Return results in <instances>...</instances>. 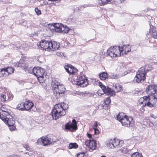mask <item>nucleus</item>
<instances>
[{
	"mask_svg": "<svg viewBox=\"0 0 157 157\" xmlns=\"http://www.w3.org/2000/svg\"><path fill=\"white\" fill-rule=\"evenodd\" d=\"M109 77L112 79H117L118 78V75L117 74H112L110 75Z\"/></svg>",
	"mask_w": 157,
	"mask_h": 157,
	"instance_id": "ea45409f",
	"label": "nucleus"
},
{
	"mask_svg": "<svg viewBox=\"0 0 157 157\" xmlns=\"http://www.w3.org/2000/svg\"><path fill=\"white\" fill-rule=\"evenodd\" d=\"M125 50H119V52L118 53V56L125 55L128 52L130 51L131 50H128L127 52H126Z\"/></svg>",
	"mask_w": 157,
	"mask_h": 157,
	"instance_id": "c756f323",
	"label": "nucleus"
},
{
	"mask_svg": "<svg viewBox=\"0 0 157 157\" xmlns=\"http://www.w3.org/2000/svg\"><path fill=\"white\" fill-rule=\"evenodd\" d=\"M60 104L62 105V107L63 109V110H65H65L66 109H67L68 108V105L66 103H60Z\"/></svg>",
	"mask_w": 157,
	"mask_h": 157,
	"instance_id": "e433bc0d",
	"label": "nucleus"
},
{
	"mask_svg": "<svg viewBox=\"0 0 157 157\" xmlns=\"http://www.w3.org/2000/svg\"><path fill=\"white\" fill-rule=\"evenodd\" d=\"M120 150L123 153L126 154L128 153L130 151L128 150L127 148L123 147V148H121Z\"/></svg>",
	"mask_w": 157,
	"mask_h": 157,
	"instance_id": "58836bf2",
	"label": "nucleus"
},
{
	"mask_svg": "<svg viewBox=\"0 0 157 157\" xmlns=\"http://www.w3.org/2000/svg\"><path fill=\"white\" fill-rule=\"evenodd\" d=\"M87 5H84L83 6V7L84 8H85V7H87Z\"/></svg>",
	"mask_w": 157,
	"mask_h": 157,
	"instance_id": "0e129e2a",
	"label": "nucleus"
},
{
	"mask_svg": "<svg viewBox=\"0 0 157 157\" xmlns=\"http://www.w3.org/2000/svg\"><path fill=\"white\" fill-rule=\"evenodd\" d=\"M94 133L95 135H98L99 133V131L97 128L94 129Z\"/></svg>",
	"mask_w": 157,
	"mask_h": 157,
	"instance_id": "3c124183",
	"label": "nucleus"
},
{
	"mask_svg": "<svg viewBox=\"0 0 157 157\" xmlns=\"http://www.w3.org/2000/svg\"><path fill=\"white\" fill-rule=\"evenodd\" d=\"M14 66L16 67H21L24 69L27 68V66L25 64V62L23 59H20L18 62L14 63Z\"/></svg>",
	"mask_w": 157,
	"mask_h": 157,
	"instance_id": "dca6fc26",
	"label": "nucleus"
},
{
	"mask_svg": "<svg viewBox=\"0 0 157 157\" xmlns=\"http://www.w3.org/2000/svg\"><path fill=\"white\" fill-rule=\"evenodd\" d=\"M152 36L155 38L157 39V31H155L153 33L151 34Z\"/></svg>",
	"mask_w": 157,
	"mask_h": 157,
	"instance_id": "09e8293b",
	"label": "nucleus"
},
{
	"mask_svg": "<svg viewBox=\"0 0 157 157\" xmlns=\"http://www.w3.org/2000/svg\"><path fill=\"white\" fill-rule=\"evenodd\" d=\"M74 80L75 82V84L81 86V87H85L88 84V79L85 75L81 73L79 76L75 75L73 77Z\"/></svg>",
	"mask_w": 157,
	"mask_h": 157,
	"instance_id": "39448f33",
	"label": "nucleus"
},
{
	"mask_svg": "<svg viewBox=\"0 0 157 157\" xmlns=\"http://www.w3.org/2000/svg\"><path fill=\"white\" fill-rule=\"evenodd\" d=\"M60 46L59 42L55 41H50L49 49H58Z\"/></svg>",
	"mask_w": 157,
	"mask_h": 157,
	"instance_id": "aec40b11",
	"label": "nucleus"
},
{
	"mask_svg": "<svg viewBox=\"0 0 157 157\" xmlns=\"http://www.w3.org/2000/svg\"><path fill=\"white\" fill-rule=\"evenodd\" d=\"M151 117H153L154 119H156V116L155 115H154L152 114H151Z\"/></svg>",
	"mask_w": 157,
	"mask_h": 157,
	"instance_id": "5fc2aeb1",
	"label": "nucleus"
},
{
	"mask_svg": "<svg viewBox=\"0 0 157 157\" xmlns=\"http://www.w3.org/2000/svg\"><path fill=\"white\" fill-rule=\"evenodd\" d=\"M87 136L88 138H91L92 136L91 134L87 133Z\"/></svg>",
	"mask_w": 157,
	"mask_h": 157,
	"instance_id": "6e6d98bb",
	"label": "nucleus"
},
{
	"mask_svg": "<svg viewBox=\"0 0 157 157\" xmlns=\"http://www.w3.org/2000/svg\"><path fill=\"white\" fill-rule=\"evenodd\" d=\"M43 137L40 138L38 139L36 142V143L38 144H41L43 145Z\"/></svg>",
	"mask_w": 157,
	"mask_h": 157,
	"instance_id": "a19ab883",
	"label": "nucleus"
},
{
	"mask_svg": "<svg viewBox=\"0 0 157 157\" xmlns=\"http://www.w3.org/2000/svg\"><path fill=\"white\" fill-rule=\"evenodd\" d=\"M140 69L141 70V71H142L145 74H146V73L147 71H150L152 70V67L151 65L147 64L145 65L143 67H141Z\"/></svg>",
	"mask_w": 157,
	"mask_h": 157,
	"instance_id": "412c9836",
	"label": "nucleus"
},
{
	"mask_svg": "<svg viewBox=\"0 0 157 157\" xmlns=\"http://www.w3.org/2000/svg\"><path fill=\"white\" fill-rule=\"evenodd\" d=\"M61 27L60 33H67L69 30V28L65 25H63L62 24Z\"/></svg>",
	"mask_w": 157,
	"mask_h": 157,
	"instance_id": "393cba45",
	"label": "nucleus"
},
{
	"mask_svg": "<svg viewBox=\"0 0 157 157\" xmlns=\"http://www.w3.org/2000/svg\"><path fill=\"white\" fill-rule=\"evenodd\" d=\"M156 31V29L155 27L152 26H150V29L149 30V33L151 35V34L153 33L154 32Z\"/></svg>",
	"mask_w": 157,
	"mask_h": 157,
	"instance_id": "f704fd0d",
	"label": "nucleus"
},
{
	"mask_svg": "<svg viewBox=\"0 0 157 157\" xmlns=\"http://www.w3.org/2000/svg\"><path fill=\"white\" fill-rule=\"evenodd\" d=\"M24 147L27 150L29 151V146L27 144H25L23 145Z\"/></svg>",
	"mask_w": 157,
	"mask_h": 157,
	"instance_id": "864d4df0",
	"label": "nucleus"
},
{
	"mask_svg": "<svg viewBox=\"0 0 157 157\" xmlns=\"http://www.w3.org/2000/svg\"><path fill=\"white\" fill-rule=\"evenodd\" d=\"M121 89V86L119 84H113V90H112L113 94L110 96L115 95V92H118Z\"/></svg>",
	"mask_w": 157,
	"mask_h": 157,
	"instance_id": "a211bd4d",
	"label": "nucleus"
},
{
	"mask_svg": "<svg viewBox=\"0 0 157 157\" xmlns=\"http://www.w3.org/2000/svg\"><path fill=\"white\" fill-rule=\"evenodd\" d=\"M78 94H79L82 97H86L87 98L89 97H90L92 96V94L91 93L88 92H80Z\"/></svg>",
	"mask_w": 157,
	"mask_h": 157,
	"instance_id": "cd10ccee",
	"label": "nucleus"
},
{
	"mask_svg": "<svg viewBox=\"0 0 157 157\" xmlns=\"http://www.w3.org/2000/svg\"><path fill=\"white\" fill-rule=\"evenodd\" d=\"M155 91H156V93H157V85H155Z\"/></svg>",
	"mask_w": 157,
	"mask_h": 157,
	"instance_id": "052dcab7",
	"label": "nucleus"
},
{
	"mask_svg": "<svg viewBox=\"0 0 157 157\" xmlns=\"http://www.w3.org/2000/svg\"><path fill=\"white\" fill-rule=\"evenodd\" d=\"M117 119L121 122L123 126L129 127L133 124V118L126 115L123 116V113H119L117 116Z\"/></svg>",
	"mask_w": 157,
	"mask_h": 157,
	"instance_id": "7ed1b4c3",
	"label": "nucleus"
},
{
	"mask_svg": "<svg viewBox=\"0 0 157 157\" xmlns=\"http://www.w3.org/2000/svg\"><path fill=\"white\" fill-rule=\"evenodd\" d=\"M35 11L37 15H40L41 14V11L39 10L38 8H36L35 9Z\"/></svg>",
	"mask_w": 157,
	"mask_h": 157,
	"instance_id": "de8ad7c7",
	"label": "nucleus"
},
{
	"mask_svg": "<svg viewBox=\"0 0 157 157\" xmlns=\"http://www.w3.org/2000/svg\"><path fill=\"white\" fill-rule=\"evenodd\" d=\"M99 85L104 93L108 95H112L113 94L112 90L108 86H105L102 83L100 82H99Z\"/></svg>",
	"mask_w": 157,
	"mask_h": 157,
	"instance_id": "1a4fd4ad",
	"label": "nucleus"
},
{
	"mask_svg": "<svg viewBox=\"0 0 157 157\" xmlns=\"http://www.w3.org/2000/svg\"><path fill=\"white\" fill-rule=\"evenodd\" d=\"M130 72V71H129L128 72H124V75H126L128 73H129Z\"/></svg>",
	"mask_w": 157,
	"mask_h": 157,
	"instance_id": "bf43d9fd",
	"label": "nucleus"
},
{
	"mask_svg": "<svg viewBox=\"0 0 157 157\" xmlns=\"http://www.w3.org/2000/svg\"><path fill=\"white\" fill-rule=\"evenodd\" d=\"M145 74L140 69L137 72L135 77L134 79V81H136L137 83L142 82L145 79Z\"/></svg>",
	"mask_w": 157,
	"mask_h": 157,
	"instance_id": "6e6552de",
	"label": "nucleus"
},
{
	"mask_svg": "<svg viewBox=\"0 0 157 157\" xmlns=\"http://www.w3.org/2000/svg\"><path fill=\"white\" fill-rule=\"evenodd\" d=\"M68 147L70 149L76 148L78 147V145L76 143H71L69 144Z\"/></svg>",
	"mask_w": 157,
	"mask_h": 157,
	"instance_id": "7c9ffc66",
	"label": "nucleus"
},
{
	"mask_svg": "<svg viewBox=\"0 0 157 157\" xmlns=\"http://www.w3.org/2000/svg\"><path fill=\"white\" fill-rule=\"evenodd\" d=\"M62 105L60 104H57L52 109L51 113L53 119L56 120L66 114V111L63 110Z\"/></svg>",
	"mask_w": 157,
	"mask_h": 157,
	"instance_id": "20e7f679",
	"label": "nucleus"
},
{
	"mask_svg": "<svg viewBox=\"0 0 157 157\" xmlns=\"http://www.w3.org/2000/svg\"><path fill=\"white\" fill-rule=\"evenodd\" d=\"M131 46L129 45H124L121 48V49H131Z\"/></svg>",
	"mask_w": 157,
	"mask_h": 157,
	"instance_id": "a18cd8bd",
	"label": "nucleus"
},
{
	"mask_svg": "<svg viewBox=\"0 0 157 157\" xmlns=\"http://www.w3.org/2000/svg\"><path fill=\"white\" fill-rule=\"evenodd\" d=\"M62 25V24H61L59 23H56L54 26H52V28L51 29V30L52 32H56L60 33Z\"/></svg>",
	"mask_w": 157,
	"mask_h": 157,
	"instance_id": "6ab92c4d",
	"label": "nucleus"
},
{
	"mask_svg": "<svg viewBox=\"0 0 157 157\" xmlns=\"http://www.w3.org/2000/svg\"><path fill=\"white\" fill-rule=\"evenodd\" d=\"M99 77L101 80H104L108 78V74L107 72H103L99 75Z\"/></svg>",
	"mask_w": 157,
	"mask_h": 157,
	"instance_id": "a878e982",
	"label": "nucleus"
},
{
	"mask_svg": "<svg viewBox=\"0 0 157 157\" xmlns=\"http://www.w3.org/2000/svg\"><path fill=\"white\" fill-rule=\"evenodd\" d=\"M139 102L144 106L152 108L157 105V98L152 95L144 96L140 99Z\"/></svg>",
	"mask_w": 157,
	"mask_h": 157,
	"instance_id": "f257e3e1",
	"label": "nucleus"
},
{
	"mask_svg": "<svg viewBox=\"0 0 157 157\" xmlns=\"http://www.w3.org/2000/svg\"><path fill=\"white\" fill-rule=\"evenodd\" d=\"M101 157H106L105 156L102 155V156H101Z\"/></svg>",
	"mask_w": 157,
	"mask_h": 157,
	"instance_id": "774afa93",
	"label": "nucleus"
},
{
	"mask_svg": "<svg viewBox=\"0 0 157 157\" xmlns=\"http://www.w3.org/2000/svg\"><path fill=\"white\" fill-rule=\"evenodd\" d=\"M64 68L66 71L69 74H72L73 67L71 65H65L64 67Z\"/></svg>",
	"mask_w": 157,
	"mask_h": 157,
	"instance_id": "b1692460",
	"label": "nucleus"
},
{
	"mask_svg": "<svg viewBox=\"0 0 157 157\" xmlns=\"http://www.w3.org/2000/svg\"><path fill=\"white\" fill-rule=\"evenodd\" d=\"M98 126V123L97 121H95L94 124V125L93 126V129L97 128V127Z\"/></svg>",
	"mask_w": 157,
	"mask_h": 157,
	"instance_id": "603ef678",
	"label": "nucleus"
},
{
	"mask_svg": "<svg viewBox=\"0 0 157 157\" xmlns=\"http://www.w3.org/2000/svg\"><path fill=\"white\" fill-rule=\"evenodd\" d=\"M40 56H38L37 58V60L39 62L41 63L42 62L41 61H40L39 60V58H40Z\"/></svg>",
	"mask_w": 157,
	"mask_h": 157,
	"instance_id": "13d9d810",
	"label": "nucleus"
},
{
	"mask_svg": "<svg viewBox=\"0 0 157 157\" xmlns=\"http://www.w3.org/2000/svg\"><path fill=\"white\" fill-rule=\"evenodd\" d=\"M116 49L117 48L118 49H120L121 48L120 46H114L110 47L108 49Z\"/></svg>",
	"mask_w": 157,
	"mask_h": 157,
	"instance_id": "49530a36",
	"label": "nucleus"
},
{
	"mask_svg": "<svg viewBox=\"0 0 157 157\" xmlns=\"http://www.w3.org/2000/svg\"><path fill=\"white\" fill-rule=\"evenodd\" d=\"M13 96L11 95V97L9 96L8 98L10 100H12L13 98Z\"/></svg>",
	"mask_w": 157,
	"mask_h": 157,
	"instance_id": "4d7b16f0",
	"label": "nucleus"
},
{
	"mask_svg": "<svg viewBox=\"0 0 157 157\" xmlns=\"http://www.w3.org/2000/svg\"><path fill=\"white\" fill-rule=\"evenodd\" d=\"M147 125H148L149 126H151L152 127L153 126H156L157 127V122L155 121V122L154 123L153 122H151L150 121H148V122L147 123Z\"/></svg>",
	"mask_w": 157,
	"mask_h": 157,
	"instance_id": "473e14b6",
	"label": "nucleus"
},
{
	"mask_svg": "<svg viewBox=\"0 0 157 157\" xmlns=\"http://www.w3.org/2000/svg\"><path fill=\"white\" fill-rule=\"evenodd\" d=\"M43 145L46 146L48 144H53L56 141V140L54 141L49 136L47 135L45 137H43Z\"/></svg>",
	"mask_w": 157,
	"mask_h": 157,
	"instance_id": "9d476101",
	"label": "nucleus"
},
{
	"mask_svg": "<svg viewBox=\"0 0 157 157\" xmlns=\"http://www.w3.org/2000/svg\"><path fill=\"white\" fill-rule=\"evenodd\" d=\"M25 154H29V152H26L25 153Z\"/></svg>",
	"mask_w": 157,
	"mask_h": 157,
	"instance_id": "338daca9",
	"label": "nucleus"
},
{
	"mask_svg": "<svg viewBox=\"0 0 157 157\" xmlns=\"http://www.w3.org/2000/svg\"><path fill=\"white\" fill-rule=\"evenodd\" d=\"M77 157H85V153L81 152L77 154Z\"/></svg>",
	"mask_w": 157,
	"mask_h": 157,
	"instance_id": "c03bdc74",
	"label": "nucleus"
},
{
	"mask_svg": "<svg viewBox=\"0 0 157 157\" xmlns=\"http://www.w3.org/2000/svg\"><path fill=\"white\" fill-rule=\"evenodd\" d=\"M5 123L8 126H12L14 125L15 122L12 116L10 117H6V118L4 121Z\"/></svg>",
	"mask_w": 157,
	"mask_h": 157,
	"instance_id": "f3484780",
	"label": "nucleus"
},
{
	"mask_svg": "<svg viewBox=\"0 0 157 157\" xmlns=\"http://www.w3.org/2000/svg\"><path fill=\"white\" fill-rule=\"evenodd\" d=\"M146 92L149 94H154L156 93L155 91V85H150L147 86L146 90Z\"/></svg>",
	"mask_w": 157,
	"mask_h": 157,
	"instance_id": "4468645a",
	"label": "nucleus"
},
{
	"mask_svg": "<svg viewBox=\"0 0 157 157\" xmlns=\"http://www.w3.org/2000/svg\"><path fill=\"white\" fill-rule=\"evenodd\" d=\"M0 71L1 73L2 74L3 76H7L6 73V68L0 69Z\"/></svg>",
	"mask_w": 157,
	"mask_h": 157,
	"instance_id": "4c0bfd02",
	"label": "nucleus"
},
{
	"mask_svg": "<svg viewBox=\"0 0 157 157\" xmlns=\"http://www.w3.org/2000/svg\"><path fill=\"white\" fill-rule=\"evenodd\" d=\"M73 72H72V74L73 75V77L74 76L77 75L78 71L76 68H74L73 67Z\"/></svg>",
	"mask_w": 157,
	"mask_h": 157,
	"instance_id": "37998d69",
	"label": "nucleus"
},
{
	"mask_svg": "<svg viewBox=\"0 0 157 157\" xmlns=\"http://www.w3.org/2000/svg\"><path fill=\"white\" fill-rule=\"evenodd\" d=\"M25 103V110H29L33 106V103L30 101H26Z\"/></svg>",
	"mask_w": 157,
	"mask_h": 157,
	"instance_id": "4be33fe9",
	"label": "nucleus"
},
{
	"mask_svg": "<svg viewBox=\"0 0 157 157\" xmlns=\"http://www.w3.org/2000/svg\"><path fill=\"white\" fill-rule=\"evenodd\" d=\"M44 71L43 68L39 67H35L33 69V73L39 80L43 78Z\"/></svg>",
	"mask_w": 157,
	"mask_h": 157,
	"instance_id": "0eeeda50",
	"label": "nucleus"
},
{
	"mask_svg": "<svg viewBox=\"0 0 157 157\" xmlns=\"http://www.w3.org/2000/svg\"><path fill=\"white\" fill-rule=\"evenodd\" d=\"M111 99L109 97H108L106 99L104 100V103L105 104L108 106V105L110 103Z\"/></svg>",
	"mask_w": 157,
	"mask_h": 157,
	"instance_id": "c9c22d12",
	"label": "nucleus"
},
{
	"mask_svg": "<svg viewBox=\"0 0 157 157\" xmlns=\"http://www.w3.org/2000/svg\"><path fill=\"white\" fill-rule=\"evenodd\" d=\"M140 110L142 112L144 111V109L143 108H141L140 109Z\"/></svg>",
	"mask_w": 157,
	"mask_h": 157,
	"instance_id": "680f3d73",
	"label": "nucleus"
},
{
	"mask_svg": "<svg viewBox=\"0 0 157 157\" xmlns=\"http://www.w3.org/2000/svg\"><path fill=\"white\" fill-rule=\"evenodd\" d=\"M106 144L109 149H113L116 147L118 148L122 146L123 142L118 140L109 139L106 141Z\"/></svg>",
	"mask_w": 157,
	"mask_h": 157,
	"instance_id": "423d86ee",
	"label": "nucleus"
},
{
	"mask_svg": "<svg viewBox=\"0 0 157 157\" xmlns=\"http://www.w3.org/2000/svg\"><path fill=\"white\" fill-rule=\"evenodd\" d=\"M50 50V49H49V50H47V51H51V50Z\"/></svg>",
	"mask_w": 157,
	"mask_h": 157,
	"instance_id": "69168bd1",
	"label": "nucleus"
},
{
	"mask_svg": "<svg viewBox=\"0 0 157 157\" xmlns=\"http://www.w3.org/2000/svg\"><path fill=\"white\" fill-rule=\"evenodd\" d=\"M126 0H120V1L121 3H122L124 1H125Z\"/></svg>",
	"mask_w": 157,
	"mask_h": 157,
	"instance_id": "e2e57ef3",
	"label": "nucleus"
},
{
	"mask_svg": "<svg viewBox=\"0 0 157 157\" xmlns=\"http://www.w3.org/2000/svg\"><path fill=\"white\" fill-rule=\"evenodd\" d=\"M51 86L53 90L54 94L57 97L59 96H62L65 90L64 86L56 81L52 82Z\"/></svg>",
	"mask_w": 157,
	"mask_h": 157,
	"instance_id": "f03ea898",
	"label": "nucleus"
},
{
	"mask_svg": "<svg viewBox=\"0 0 157 157\" xmlns=\"http://www.w3.org/2000/svg\"><path fill=\"white\" fill-rule=\"evenodd\" d=\"M10 115L9 113L6 111L3 110L2 109H0V118L4 121L6 120V117H10Z\"/></svg>",
	"mask_w": 157,
	"mask_h": 157,
	"instance_id": "2eb2a0df",
	"label": "nucleus"
},
{
	"mask_svg": "<svg viewBox=\"0 0 157 157\" xmlns=\"http://www.w3.org/2000/svg\"><path fill=\"white\" fill-rule=\"evenodd\" d=\"M9 127L10 130L11 131H13L15 130V127L13 125L12 126H8Z\"/></svg>",
	"mask_w": 157,
	"mask_h": 157,
	"instance_id": "8fccbe9b",
	"label": "nucleus"
},
{
	"mask_svg": "<svg viewBox=\"0 0 157 157\" xmlns=\"http://www.w3.org/2000/svg\"><path fill=\"white\" fill-rule=\"evenodd\" d=\"M142 155L138 152H135L131 155V157H142Z\"/></svg>",
	"mask_w": 157,
	"mask_h": 157,
	"instance_id": "2f4dec72",
	"label": "nucleus"
},
{
	"mask_svg": "<svg viewBox=\"0 0 157 157\" xmlns=\"http://www.w3.org/2000/svg\"><path fill=\"white\" fill-rule=\"evenodd\" d=\"M6 73L7 75H9L13 73L14 71V69L12 67H9L6 68Z\"/></svg>",
	"mask_w": 157,
	"mask_h": 157,
	"instance_id": "c85d7f7f",
	"label": "nucleus"
},
{
	"mask_svg": "<svg viewBox=\"0 0 157 157\" xmlns=\"http://www.w3.org/2000/svg\"><path fill=\"white\" fill-rule=\"evenodd\" d=\"M85 144L90 149L94 150L97 147V144L94 140H87L85 141Z\"/></svg>",
	"mask_w": 157,
	"mask_h": 157,
	"instance_id": "f8f14e48",
	"label": "nucleus"
},
{
	"mask_svg": "<svg viewBox=\"0 0 157 157\" xmlns=\"http://www.w3.org/2000/svg\"><path fill=\"white\" fill-rule=\"evenodd\" d=\"M25 103L23 102H21L18 104L17 106V109L21 111L25 110Z\"/></svg>",
	"mask_w": 157,
	"mask_h": 157,
	"instance_id": "bb28decb",
	"label": "nucleus"
},
{
	"mask_svg": "<svg viewBox=\"0 0 157 157\" xmlns=\"http://www.w3.org/2000/svg\"><path fill=\"white\" fill-rule=\"evenodd\" d=\"M56 55L58 56H59L61 57H64V58L66 57L65 54L63 52H56Z\"/></svg>",
	"mask_w": 157,
	"mask_h": 157,
	"instance_id": "72a5a7b5",
	"label": "nucleus"
},
{
	"mask_svg": "<svg viewBox=\"0 0 157 157\" xmlns=\"http://www.w3.org/2000/svg\"><path fill=\"white\" fill-rule=\"evenodd\" d=\"M6 95L3 94H1V99L2 101L4 102L6 101Z\"/></svg>",
	"mask_w": 157,
	"mask_h": 157,
	"instance_id": "79ce46f5",
	"label": "nucleus"
},
{
	"mask_svg": "<svg viewBox=\"0 0 157 157\" xmlns=\"http://www.w3.org/2000/svg\"><path fill=\"white\" fill-rule=\"evenodd\" d=\"M72 122L69 124L67 123L65 125V127L66 129H69L71 131L75 130L77 128V123L75 119H73L72 121Z\"/></svg>",
	"mask_w": 157,
	"mask_h": 157,
	"instance_id": "9b49d317",
	"label": "nucleus"
},
{
	"mask_svg": "<svg viewBox=\"0 0 157 157\" xmlns=\"http://www.w3.org/2000/svg\"><path fill=\"white\" fill-rule=\"evenodd\" d=\"M49 42L50 41H46L44 40H42L38 45V48H40L43 49H49Z\"/></svg>",
	"mask_w": 157,
	"mask_h": 157,
	"instance_id": "ddd939ff",
	"label": "nucleus"
},
{
	"mask_svg": "<svg viewBox=\"0 0 157 157\" xmlns=\"http://www.w3.org/2000/svg\"><path fill=\"white\" fill-rule=\"evenodd\" d=\"M114 50H107V53L108 54L112 57H118V54L116 53L113 51Z\"/></svg>",
	"mask_w": 157,
	"mask_h": 157,
	"instance_id": "5701e85b",
	"label": "nucleus"
}]
</instances>
